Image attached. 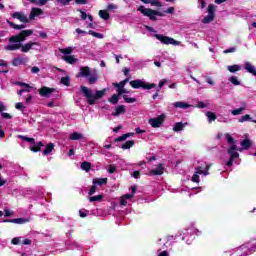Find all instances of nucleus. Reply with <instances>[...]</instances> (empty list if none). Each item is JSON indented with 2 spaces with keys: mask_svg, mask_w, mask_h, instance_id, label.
I'll return each instance as SVG.
<instances>
[{
  "mask_svg": "<svg viewBox=\"0 0 256 256\" xmlns=\"http://www.w3.org/2000/svg\"><path fill=\"white\" fill-rule=\"evenodd\" d=\"M227 69L230 73H237V71H241V66L234 64V65L228 66Z\"/></svg>",
  "mask_w": 256,
  "mask_h": 256,
  "instance_id": "32",
  "label": "nucleus"
},
{
  "mask_svg": "<svg viewBox=\"0 0 256 256\" xmlns=\"http://www.w3.org/2000/svg\"><path fill=\"white\" fill-rule=\"evenodd\" d=\"M41 147H45V144L40 141L37 143V145L30 147V151H32L33 153H39V151H41Z\"/></svg>",
  "mask_w": 256,
  "mask_h": 256,
  "instance_id": "24",
  "label": "nucleus"
},
{
  "mask_svg": "<svg viewBox=\"0 0 256 256\" xmlns=\"http://www.w3.org/2000/svg\"><path fill=\"white\" fill-rule=\"evenodd\" d=\"M130 86L133 89H145V90H149V89H155V87H157V84L155 83H147L144 82L142 80H132L130 81Z\"/></svg>",
  "mask_w": 256,
  "mask_h": 256,
  "instance_id": "5",
  "label": "nucleus"
},
{
  "mask_svg": "<svg viewBox=\"0 0 256 256\" xmlns=\"http://www.w3.org/2000/svg\"><path fill=\"white\" fill-rule=\"evenodd\" d=\"M88 34L92 35V37H96V39H103V34L95 32L93 30H89Z\"/></svg>",
  "mask_w": 256,
  "mask_h": 256,
  "instance_id": "39",
  "label": "nucleus"
},
{
  "mask_svg": "<svg viewBox=\"0 0 256 256\" xmlns=\"http://www.w3.org/2000/svg\"><path fill=\"white\" fill-rule=\"evenodd\" d=\"M1 115H2L3 119H13V116H11V114H9V113L2 112Z\"/></svg>",
  "mask_w": 256,
  "mask_h": 256,
  "instance_id": "62",
  "label": "nucleus"
},
{
  "mask_svg": "<svg viewBox=\"0 0 256 256\" xmlns=\"http://www.w3.org/2000/svg\"><path fill=\"white\" fill-rule=\"evenodd\" d=\"M135 145L134 140H128L125 143L122 144V149H131Z\"/></svg>",
  "mask_w": 256,
  "mask_h": 256,
  "instance_id": "34",
  "label": "nucleus"
},
{
  "mask_svg": "<svg viewBox=\"0 0 256 256\" xmlns=\"http://www.w3.org/2000/svg\"><path fill=\"white\" fill-rule=\"evenodd\" d=\"M185 129V124L183 122H177L174 124L173 131L175 133H179V131H183Z\"/></svg>",
  "mask_w": 256,
  "mask_h": 256,
  "instance_id": "26",
  "label": "nucleus"
},
{
  "mask_svg": "<svg viewBox=\"0 0 256 256\" xmlns=\"http://www.w3.org/2000/svg\"><path fill=\"white\" fill-rule=\"evenodd\" d=\"M165 117V114H161L156 118L149 119L148 123L151 125V127H153V129H157L161 127L163 123H165Z\"/></svg>",
  "mask_w": 256,
  "mask_h": 256,
  "instance_id": "8",
  "label": "nucleus"
},
{
  "mask_svg": "<svg viewBox=\"0 0 256 256\" xmlns=\"http://www.w3.org/2000/svg\"><path fill=\"white\" fill-rule=\"evenodd\" d=\"M60 83L65 87H71V77L69 76L62 77L60 80Z\"/></svg>",
  "mask_w": 256,
  "mask_h": 256,
  "instance_id": "29",
  "label": "nucleus"
},
{
  "mask_svg": "<svg viewBox=\"0 0 256 256\" xmlns=\"http://www.w3.org/2000/svg\"><path fill=\"white\" fill-rule=\"evenodd\" d=\"M163 173H165L163 164H158L155 169L150 170V175H163Z\"/></svg>",
  "mask_w": 256,
  "mask_h": 256,
  "instance_id": "13",
  "label": "nucleus"
},
{
  "mask_svg": "<svg viewBox=\"0 0 256 256\" xmlns=\"http://www.w3.org/2000/svg\"><path fill=\"white\" fill-rule=\"evenodd\" d=\"M114 9H117V5L111 3V4H108L106 11H113Z\"/></svg>",
  "mask_w": 256,
  "mask_h": 256,
  "instance_id": "54",
  "label": "nucleus"
},
{
  "mask_svg": "<svg viewBox=\"0 0 256 256\" xmlns=\"http://www.w3.org/2000/svg\"><path fill=\"white\" fill-rule=\"evenodd\" d=\"M206 117L208 118L209 123H213V121L217 120V114L215 112H206Z\"/></svg>",
  "mask_w": 256,
  "mask_h": 256,
  "instance_id": "28",
  "label": "nucleus"
},
{
  "mask_svg": "<svg viewBox=\"0 0 256 256\" xmlns=\"http://www.w3.org/2000/svg\"><path fill=\"white\" fill-rule=\"evenodd\" d=\"M167 83V79H163L159 82L158 87L156 88V92L153 94L152 99H157L159 97V93H161V89Z\"/></svg>",
  "mask_w": 256,
  "mask_h": 256,
  "instance_id": "16",
  "label": "nucleus"
},
{
  "mask_svg": "<svg viewBox=\"0 0 256 256\" xmlns=\"http://www.w3.org/2000/svg\"><path fill=\"white\" fill-rule=\"evenodd\" d=\"M14 85H18V87H25V89H29V91H31V85H29L25 82L16 81V82H14Z\"/></svg>",
  "mask_w": 256,
  "mask_h": 256,
  "instance_id": "38",
  "label": "nucleus"
},
{
  "mask_svg": "<svg viewBox=\"0 0 256 256\" xmlns=\"http://www.w3.org/2000/svg\"><path fill=\"white\" fill-rule=\"evenodd\" d=\"M193 183H199V174L194 173L192 176Z\"/></svg>",
  "mask_w": 256,
  "mask_h": 256,
  "instance_id": "56",
  "label": "nucleus"
},
{
  "mask_svg": "<svg viewBox=\"0 0 256 256\" xmlns=\"http://www.w3.org/2000/svg\"><path fill=\"white\" fill-rule=\"evenodd\" d=\"M245 111V108L241 107L232 111V115H241Z\"/></svg>",
  "mask_w": 256,
  "mask_h": 256,
  "instance_id": "48",
  "label": "nucleus"
},
{
  "mask_svg": "<svg viewBox=\"0 0 256 256\" xmlns=\"http://www.w3.org/2000/svg\"><path fill=\"white\" fill-rule=\"evenodd\" d=\"M240 145H241L242 149H245L247 151V150L251 149V146L253 144L251 143V140L249 138H246L240 142Z\"/></svg>",
  "mask_w": 256,
  "mask_h": 256,
  "instance_id": "20",
  "label": "nucleus"
},
{
  "mask_svg": "<svg viewBox=\"0 0 256 256\" xmlns=\"http://www.w3.org/2000/svg\"><path fill=\"white\" fill-rule=\"evenodd\" d=\"M12 245H19L21 243V237H15L11 241Z\"/></svg>",
  "mask_w": 256,
  "mask_h": 256,
  "instance_id": "53",
  "label": "nucleus"
},
{
  "mask_svg": "<svg viewBox=\"0 0 256 256\" xmlns=\"http://www.w3.org/2000/svg\"><path fill=\"white\" fill-rule=\"evenodd\" d=\"M236 149H237V145L233 144L227 150L228 155H230V159L234 161L235 159H239V152H236Z\"/></svg>",
  "mask_w": 256,
  "mask_h": 256,
  "instance_id": "11",
  "label": "nucleus"
},
{
  "mask_svg": "<svg viewBox=\"0 0 256 256\" xmlns=\"http://www.w3.org/2000/svg\"><path fill=\"white\" fill-rule=\"evenodd\" d=\"M77 77H86L88 78L89 85H95L97 83V74L91 76V68L89 66L80 67V73L77 74Z\"/></svg>",
  "mask_w": 256,
  "mask_h": 256,
  "instance_id": "4",
  "label": "nucleus"
},
{
  "mask_svg": "<svg viewBox=\"0 0 256 256\" xmlns=\"http://www.w3.org/2000/svg\"><path fill=\"white\" fill-rule=\"evenodd\" d=\"M33 35V30H22L18 35L11 36L9 38L10 43L14 44H8L5 46L6 51H17L18 49H21L22 53H29L35 45L39 46V42H28L26 44H21L27 37H31Z\"/></svg>",
  "mask_w": 256,
  "mask_h": 256,
  "instance_id": "1",
  "label": "nucleus"
},
{
  "mask_svg": "<svg viewBox=\"0 0 256 256\" xmlns=\"http://www.w3.org/2000/svg\"><path fill=\"white\" fill-rule=\"evenodd\" d=\"M12 17L14 19H18V21H21V23H29V18H27V16H25L19 12L13 13Z\"/></svg>",
  "mask_w": 256,
  "mask_h": 256,
  "instance_id": "15",
  "label": "nucleus"
},
{
  "mask_svg": "<svg viewBox=\"0 0 256 256\" xmlns=\"http://www.w3.org/2000/svg\"><path fill=\"white\" fill-rule=\"evenodd\" d=\"M60 53H63L64 55H71V53H73V48H63L60 50Z\"/></svg>",
  "mask_w": 256,
  "mask_h": 256,
  "instance_id": "40",
  "label": "nucleus"
},
{
  "mask_svg": "<svg viewBox=\"0 0 256 256\" xmlns=\"http://www.w3.org/2000/svg\"><path fill=\"white\" fill-rule=\"evenodd\" d=\"M12 65L14 67H19V65H23V58L16 57L12 61Z\"/></svg>",
  "mask_w": 256,
  "mask_h": 256,
  "instance_id": "36",
  "label": "nucleus"
},
{
  "mask_svg": "<svg viewBox=\"0 0 256 256\" xmlns=\"http://www.w3.org/2000/svg\"><path fill=\"white\" fill-rule=\"evenodd\" d=\"M31 219L29 218H14V219H6L4 223H15L16 225H25V223H29Z\"/></svg>",
  "mask_w": 256,
  "mask_h": 256,
  "instance_id": "9",
  "label": "nucleus"
},
{
  "mask_svg": "<svg viewBox=\"0 0 256 256\" xmlns=\"http://www.w3.org/2000/svg\"><path fill=\"white\" fill-rule=\"evenodd\" d=\"M80 167L83 171H86V173H89V171H91V163L90 162L84 161L81 163Z\"/></svg>",
  "mask_w": 256,
  "mask_h": 256,
  "instance_id": "30",
  "label": "nucleus"
},
{
  "mask_svg": "<svg viewBox=\"0 0 256 256\" xmlns=\"http://www.w3.org/2000/svg\"><path fill=\"white\" fill-rule=\"evenodd\" d=\"M245 121H251V115L246 114L242 116L241 119L239 120L240 123H245Z\"/></svg>",
  "mask_w": 256,
  "mask_h": 256,
  "instance_id": "45",
  "label": "nucleus"
},
{
  "mask_svg": "<svg viewBox=\"0 0 256 256\" xmlns=\"http://www.w3.org/2000/svg\"><path fill=\"white\" fill-rule=\"evenodd\" d=\"M73 0H59L58 3H61L64 7L69 5Z\"/></svg>",
  "mask_w": 256,
  "mask_h": 256,
  "instance_id": "59",
  "label": "nucleus"
},
{
  "mask_svg": "<svg viewBox=\"0 0 256 256\" xmlns=\"http://www.w3.org/2000/svg\"><path fill=\"white\" fill-rule=\"evenodd\" d=\"M133 135H135V133L130 132V133H126L123 134L122 136H119L118 138L114 139L115 143H121V141H125L126 139H129V137H133Z\"/></svg>",
  "mask_w": 256,
  "mask_h": 256,
  "instance_id": "19",
  "label": "nucleus"
},
{
  "mask_svg": "<svg viewBox=\"0 0 256 256\" xmlns=\"http://www.w3.org/2000/svg\"><path fill=\"white\" fill-rule=\"evenodd\" d=\"M127 92V89L122 88V89H117V94L121 97V95H125Z\"/></svg>",
  "mask_w": 256,
  "mask_h": 256,
  "instance_id": "58",
  "label": "nucleus"
},
{
  "mask_svg": "<svg viewBox=\"0 0 256 256\" xmlns=\"http://www.w3.org/2000/svg\"><path fill=\"white\" fill-rule=\"evenodd\" d=\"M63 61H66L69 65H75L79 59L75 55H64L62 56Z\"/></svg>",
  "mask_w": 256,
  "mask_h": 256,
  "instance_id": "14",
  "label": "nucleus"
},
{
  "mask_svg": "<svg viewBox=\"0 0 256 256\" xmlns=\"http://www.w3.org/2000/svg\"><path fill=\"white\" fill-rule=\"evenodd\" d=\"M127 83H129V78L122 80L120 83L114 82L112 85L116 89H125V85H127Z\"/></svg>",
  "mask_w": 256,
  "mask_h": 256,
  "instance_id": "18",
  "label": "nucleus"
},
{
  "mask_svg": "<svg viewBox=\"0 0 256 256\" xmlns=\"http://www.w3.org/2000/svg\"><path fill=\"white\" fill-rule=\"evenodd\" d=\"M93 185H99L100 187L107 185V178H95L93 179Z\"/></svg>",
  "mask_w": 256,
  "mask_h": 256,
  "instance_id": "21",
  "label": "nucleus"
},
{
  "mask_svg": "<svg viewBox=\"0 0 256 256\" xmlns=\"http://www.w3.org/2000/svg\"><path fill=\"white\" fill-rule=\"evenodd\" d=\"M15 107H16V109H18V111H23L25 106H23V103L18 102L15 104Z\"/></svg>",
  "mask_w": 256,
  "mask_h": 256,
  "instance_id": "57",
  "label": "nucleus"
},
{
  "mask_svg": "<svg viewBox=\"0 0 256 256\" xmlns=\"http://www.w3.org/2000/svg\"><path fill=\"white\" fill-rule=\"evenodd\" d=\"M138 11L144 15V17H148L150 21H157V17H165V13L159 10H153L151 8H145V6L141 5L138 7Z\"/></svg>",
  "mask_w": 256,
  "mask_h": 256,
  "instance_id": "3",
  "label": "nucleus"
},
{
  "mask_svg": "<svg viewBox=\"0 0 256 256\" xmlns=\"http://www.w3.org/2000/svg\"><path fill=\"white\" fill-rule=\"evenodd\" d=\"M6 23L8 25H10V27H12V29H16L18 31H21V29H25V27H27L26 25L22 24V25H18V24H15L9 20L6 21Z\"/></svg>",
  "mask_w": 256,
  "mask_h": 256,
  "instance_id": "25",
  "label": "nucleus"
},
{
  "mask_svg": "<svg viewBox=\"0 0 256 256\" xmlns=\"http://www.w3.org/2000/svg\"><path fill=\"white\" fill-rule=\"evenodd\" d=\"M229 81L232 83V85H241V82L237 79V76L230 77Z\"/></svg>",
  "mask_w": 256,
  "mask_h": 256,
  "instance_id": "42",
  "label": "nucleus"
},
{
  "mask_svg": "<svg viewBox=\"0 0 256 256\" xmlns=\"http://www.w3.org/2000/svg\"><path fill=\"white\" fill-rule=\"evenodd\" d=\"M235 51H237V47H231V48L224 50L223 53L225 55H227L228 53H235Z\"/></svg>",
  "mask_w": 256,
  "mask_h": 256,
  "instance_id": "51",
  "label": "nucleus"
},
{
  "mask_svg": "<svg viewBox=\"0 0 256 256\" xmlns=\"http://www.w3.org/2000/svg\"><path fill=\"white\" fill-rule=\"evenodd\" d=\"M95 193H97V185L94 184L93 186H91L89 192H88V195H95Z\"/></svg>",
  "mask_w": 256,
  "mask_h": 256,
  "instance_id": "47",
  "label": "nucleus"
},
{
  "mask_svg": "<svg viewBox=\"0 0 256 256\" xmlns=\"http://www.w3.org/2000/svg\"><path fill=\"white\" fill-rule=\"evenodd\" d=\"M132 177H134V179H139L141 177V172H139V170L134 171Z\"/></svg>",
  "mask_w": 256,
  "mask_h": 256,
  "instance_id": "55",
  "label": "nucleus"
},
{
  "mask_svg": "<svg viewBox=\"0 0 256 256\" xmlns=\"http://www.w3.org/2000/svg\"><path fill=\"white\" fill-rule=\"evenodd\" d=\"M149 4L154 7H163V4H161V2H159L158 0H150Z\"/></svg>",
  "mask_w": 256,
  "mask_h": 256,
  "instance_id": "44",
  "label": "nucleus"
},
{
  "mask_svg": "<svg viewBox=\"0 0 256 256\" xmlns=\"http://www.w3.org/2000/svg\"><path fill=\"white\" fill-rule=\"evenodd\" d=\"M80 13V17L82 19V21H85L87 19V12L83 11V10H78Z\"/></svg>",
  "mask_w": 256,
  "mask_h": 256,
  "instance_id": "52",
  "label": "nucleus"
},
{
  "mask_svg": "<svg viewBox=\"0 0 256 256\" xmlns=\"http://www.w3.org/2000/svg\"><path fill=\"white\" fill-rule=\"evenodd\" d=\"M115 171H117V167L114 164H110L108 166V173H110V175H113V173H115Z\"/></svg>",
  "mask_w": 256,
  "mask_h": 256,
  "instance_id": "43",
  "label": "nucleus"
},
{
  "mask_svg": "<svg viewBox=\"0 0 256 256\" xmlns=\"http://www.w3.org/2000/svg\"><path fill=\"white\" fill-rule=\"evenodd\" d=\"M69 139H71V141H80V139H83V134L74 132L70 134Z\"/></svg>",
  "mask_w": 256,
  "mask_h": 256,
  "instance_id": "27",
  "label": "nucleus"
},
{
  "mask_svg": "<svg viewBox=\"0 0 256 256\" xmlns=\"http://www.w3.org/2000/svg\"><path fill=\"white\" fill-rule=\"evenodd\" d=\"M174 107H176L178 109H189V104H187L185 102H175Z\"/></svg>",
  "mask_w": 256,
  "mask_h": 256,
  "instance_id": "33",
  "label": "nucleus"
},
{
  "mask_svg": "<svg viewBox=\"0 0 256 256\" xmlns=\"http://www.w3.org/2000/svg\"><path fill=\"white\" fill-rule=\"evenodd\" d=\"M39 95L41 97H49L52 93H55V88H49L47 86H43L38 90Z\"/></svg>",
  "mask_w": 256,
  "mask_h": 256,
  "instance_id": "10",
  "label": "nucleus"
},
{
  "mask_svg": "<svg viewBox=\"0 0 256 256\" xmlns=\"http://www.w3.org/2000/svg\"><path fill=\"white\" fill-rule=\"evenodd\" d=\"M215 9H217L216 5L214 4L208 5V8H207L208 15L202 19V23H204V25H207L212 21H215Z\"/></svg>",
  "mask_w": 256,
  "mask_h": 256,
  "instance_id": "6",
  "label": "nucleus"
},
{
  "mask_svg": "<svg viewBox=\"0 0 256 256\" xmlns=\"http://www.w3.org/2000/svg\"><path fill=\"white\" fill-rule=\"evenodd\" d=\"M48 1H51V0H38L37 5H39L40 7H43V5H47Z\"/></svg>",
  "mask_w": 256,
  "mask_h": 256,
  "instance_id": "61",
  "label": "nucleus"
},
{
  "mask_svg": "<svg viewBox=\"0 0 256 256\" xmlns=\"http://www.w3.org/2000/svg\"><path fill=\"white\" fill-rule=\"evenodd\" d=\"M13 215V212L9 211L8 209L4 210V217H11Z\"/></svg>",
  "mask_w": 256,
  "mask_h": 256,
  "instance_id": "63",
  "label": "nucleus"
},
{
  "mask_svg": "<svg viewBox=\"0 0 256 256\" xmlns=\"http://www.w3.org/2000/svg\"><path fill=\"white\" fill-rule=\"evenodd\" d=\"M18 138L22 139V141H26V143H32L33 145H35V138H29L23 135H18Z\"/></svg>",
  "mask_w": 256,
  "mask_h": 256,
  "instance_id": "35",
  "label": "nucleus"
},
{
  "mask_svg": "<svg viewBox=\"0 0 256 256\" xmlns=\"http://www.w3.org/2000/svg\"><path fill=\"white\" fill-rule=\"evenodd\" d=\"M119 94H113L109 99L108 102L111 103L112 105H117L119 103Z\"/></svg>",
  "mask_w": 256,
  "mask_h": 256,
  "instance_id": "31",
  "label": "nucleus"
},
{
  "mask_svg": "<svg viewBox=\"0 0 256 256\" xmlns=\"http://www.w3.org/2000/svg\"><path fill=\"white\" fill-rule=\"evenodd\" d=\"M39 15H43V10L41 8H32L30 12V19H35V17H39Z\"/></svg>",
  "mask_w": 256,
  "mask_h": 256,
  "instance_id": "17",
  "label": "nucleus"
},
{
  "mask_svg": "<svg viewBox=\"0 0 256 256\" xmlns=\"http://www.w3.org/2000/svg\"><path fill=\"white\" fill-rule=\"evenodd\" d=\"M103 195L102 194H100V195H96V196H91L90 198H89V201L91 202V203H95V201H103Z\"/></svg>",
  "mask_w": 256,
  "mask_h": 256,
  "instance_id": "37",
  "label": "nucleus"
},
{
  "mask_svg": "<svg viewBox=\"0 0 256 256\" xmlns=\"http://www.w3.org/2000/svg\"><path fill=\"white\" fill-rule=\"evenodd\" d=\"M120 205H122L123 207L127 205V200L123 196L120 198Z\"/></svg>",
  "mask_w": 256,
  "mask_h": 256,
  "instance_id": "64",
  "label": "nucleus"
},
{
  "mask_svg": "<svg viewBox=\"0 0 256 256\" xmlns=\"http://www.w3.org/2000/svg\"><path fill=\"white\" fill-rule=\"evenodd\" d=\"M209 169H211V164H207L205 170L202 171V175H204V177H207V175H209Z\"/></svg>",
  "mask_w": 256,
  "mask_h": 256,
  "instance_id": "49",
  "label": "nucleus"
},
{
  "mask_svg": "<svg viewBox=\"0 0 256 256\" xmlns=\"http://www.w3.org/2000/svg\"><path fill=\"white\" fill-rule=\"evenodd\" d=\"M89 0H75L76 5H87Z\"/></svg>",
  "mask_w": 256,
  "mask_h": 256,
  "instance_id": "60",
  "label": "nucleus"
},
{
  "mask_svg": "<svg viewBox=\"0 0 256 256\" xmlns=\"http://www.w3.org/2000/svg\"><path fill=\"white\" fill-rule=\"evenodd\" d=\"M154 37L164 45H181V41H177L169 36H164L163 34H155Z\"/></svg>",
  "mask_w": 256,
  "mask_h": 256,
  "instance_id": "7",
  "label": "nucleus"
},
{
  "mask_svg": "<svg viewBox=\"0 0 256 256\" xmlns=\"http://www.w3.org/2000/svg\"><path fill=\"white\" fill-rule=\"evenodd\" d=\"M125 113H127V108L125 107V105H119L115 108V111L112 112V116L119 117V115H123Z\"/></svg>",
  "mask_w": 256,
  "mask_h": 256,
  "instance_id": "12",
  "label": "nucleus"
},
{
  "mask_svg": "<svg viewBox=\"0 0 256 256\" xmlns=\"http://www.w3.org/2000/svg\"><path fill=\"white\" fill-rule=\"evenodd\" d=\"M226 139H227V141H228V143H229L230 145H236V144H235V139L232 138L231 134H226Z\"/></svg>",
  "mask_w": 256,
  "mask_h": 256,
  "instance_id": "46",
  "label": "nucleus"
},
{
  "mask_svg": "<svg viewBox=\"0 0 256 256\" xmlns=\"http://www.w3.org/2000/svg\"><path fill=\"white\" fill-rule=\"evenodd\" d=\"M88 214H89V210H80L79 211V215L82 219H85V217H87Z\"/></svg>",
  "mask_w": 256,
  "mask_h": 256,
  "instance_id": "50",
  "label": "nucleus"
},
{
  "mask_svg": "<svg viewBox=\"0 0 256 256\" xmlns=\"http://www.w3.org/2000/svg\"><path fill=\"white\" fill-rule=\"evenodd\" d=\"M99 16L101 19H104V21H109V19H111V15L109 14L108 10H100Z\"/></svg>",
  "mask_w": 256,
  "mask_h": 256,
  "instance_id": "23",
  "label": "nucleus"
},
{
  "mask_svg": "<svg viewBox=\"0 0 256 256\" xmlns=\"http://www.w3.org/2000/svg\"><path fill=\"white\" fill-rule=\"evenodd\" d=\"M123 99H124L125 103H136L137 102L136 98H131V97H128L127 95H124Z\"/></svg>",
  "mask_w": 256,
  "mask_h": 256,
  "instance_id": "41",
  "label": "nucleus"
},
{
  "mask_svg": "<svg viewBox=\"0 0 256 256\" xmlns=\"http://www.w3.org/2000/svg\"><path fill=\"white\" fill-rule=\"evenodd\" d=\"M53 149H55V144L49 143L46 145V148L43 152V155L47 156L50 155L53 152Z\"/></svg>",
  "mask_w": 256,
  "mask_h": 256,
  "instance_id": "22",
  "label": "nucleus"
},
{
  "mask_svg": "<svg viewBox=\"0 0 256 256\" xmlns=\"http://www.w3.org/2000/svg\"><path fill=\"white\" fill-rule=\"evenodd\" d=\"M80 92L82 93L83 97L87 99L88 105H95L99 99H103V97H105L107 89L96 90L95 94L93 95V91L87 86H80Z\"/></svg>",
  "mask_w": 256,
  "mask_h": 256,
  "instance_id": "2",
  "label": "nucleus"
}]
</instances>
